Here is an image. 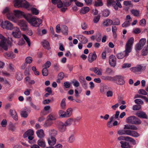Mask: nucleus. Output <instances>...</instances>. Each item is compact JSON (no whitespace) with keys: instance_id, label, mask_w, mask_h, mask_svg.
<instances>
[{"instance_id":"f257e3e1","label":"nucleus","mask_w":148,"mask_h":148,"mask_svg":"<svg viewBox=\"0 0 148 148\" xmlns=\"http://www.w3.org/2000/svg\"><path fill=\"white\" fill-rule=\"evenodd\" d=\"M134 39L133 37L130 38L127 40L125 46V50L123 53H118L117 55V57L119 59H121L125 56H128L129 54L131 52L132 46L134 42Z\"/></svg>"},{"instance_id":"f03ea898","label":"nucleus","mask_w":148,"mask_h":148,"mask_svg":"<svg viewBox=\"0 0 148 148\" xmlns=\"http://www.w3.org/2000/svg\"><path fill=\"white\" fill-rule=\"evenodd\" d=\"M118 133L120 135L126 134L134 137H137L139 136V134L136 132L130 130H120L118 131Z\"/></svg>"},{"instance_id":"7ed1b4c3","label":"nucleus","mask_w":148,"mask_h":148,"mask_svg":"<svg viewBox=\"0 0 148 148\" xmlns=\"http://www.w3.org/2000/svg\"><path fill=\"white\" fill-rule=\"evenodd\" d=\"M14 5L16 7H24L25 8H28L29 5V3L25 0H15Z\"/></svg>"},{"instance_id":"20e7f679","label":"nucleus","mask_w":148,"mask_h":148,"mask_svg":"<svg viewBox=\"0 0 148 148\" xmlns=\"http://www.w3.org/2000/svg\"><path fill=\"white\" fill-rule=\"evenodd\" d=\"M1 26L3 29L9 30L13 29L14 27L13 24L7 20L2 21L1 24Z\"/></svg>"},{"instance_id":"39448f33","label":"nucleus","mask_w":148,"mask_h":148,"mask_svg":"<svg viewBox=\"0 0 148 148\" xmlns=\"http://www.w3.org/2000/svg\"><path fill=\"white\" fill-rule=\"evenodd\" d=\"M123 0H116V3L114 0H107V5L108 6L112 5L116 10H117L118 8H121L122 6L119 1H121Z\"/></svg>"},{"instance_id":"423d86ee","label":"nucleus","mask_w":148,"mask_h":148,"mask_svg":"<svg viewBox=\"0 0 148 148\" xmlns=\"http://www.w3.org/2000/svg\"><path fill=\"white\" fill-rule=\"evenodd\" d=\"M126 121L128 123L136 125L140 124L141 123L140 119L134 116H130L127 118L126 119Z\"/></svg>"},{"instance_id":"0eeeda50","label":"nucleus","mask_w":148,"mask_h":148,"mask_svg":"<svg viewBox=\"0 0 148 148\" xmlns=\"http://www.w3.org/2000/svg\"><path fill=\"white\" fill-rule=\"evenodd\" d=\"M19 26L21 29L23 31H25L27 29L28 27L26 22L23 20H18L16 23Z\"/></svg>"},{"instance_id":"6e6552de","label":"nucleus","mask_w":148,"mask_h":148,"mask_svg":"<svg viewBox=\"0 0 148 148\" xmlns=\"http://www.w3.org/2000/svg\"><path fill=\"white\" fill-rule=\"evenodd\" d=\"M6 42L5 38L2 35L0 34V45L2 48L6 51L8 49V46Z\"/></svg>"},{"instance_id":"1a4fd4ad","label":"nucleus","mask_w":148,"mask_h":148,"mask_svg":"<svg viewBox=\"0 0 148 148\" xmlns=\"http://www.w3.org/2000/svg\"><path fill=\"white\" fill-rule=\"evenodd\" d=\"M14 31L12 32V34L13 36L17 38H18L21 37V32L19 28L17 27H14Z\"/></svg>"},{"instance_id":"9d476101","label":"nucleus","mask_w":148,"mask_h":148,"mask_svg":"<svg viewBox=\"0 0 148 148\" xmlns=\"http://www.w3.org/2000/svg\"><path fill=\"white\" fill-rule=\"evenodd\" d=\"M146 42V40L145 38H142L139 41V42L135 46V49L136 51H139L143 48Z\"/></svg>"},{"instance_id":"9b49d317","label":"nucleus","mask_w":148,"mask_h":148,"mask_svg":"<svg viewBox=\"0 0 148 148\" xmlns=\"http://www.w3.org/2000/svg\"><path fill=\"white\" fill-rule=\"evenodd\" d=\"M132 21V19L130 15L126 16L125 22L122 25V26L123 28H126L129 26L130 23Z\"/></svg>"},{"instance_id":"f8f14e48","label":"nucleus","mask_w":148,"mask_h":148,"mask_svg":"<svg viewBox=\"0 0 148 148\" xmlns=\"http://www.w3.org/2000/svg\"><path fill=\"white\" fill-rule=\"evenodd\" d=\"M7 18L14 23H17L18 22V19L15 16L14 13L11 11L8 13L6 16Z\"/></svg>"},{"instance_id":"ddd939ff","label":"nucleus","mask_w":148,"mask_h":148,"mask_svg":"<svg viewBox=\"0 0 148 148\" xmlns=\"http://www.w3.org/2000/svg\"><path fill=\"white\" fill-rule=\"evenodd\" d=\"M113 79H114V80L113 81H116L117 84L119 85H122L125 83L123 77L121 76H116L114 77Z\"/></svg>"},{"instance_id":"4468645a","label":"nucleus","mask_w":148,"mask_h":148,"mask_svg":"<svg viewBox=\"0 0 148 148\" xmlns=\"http://www.w3.org/2000/svg\"><path fill=\"white\" fill-rule=\"evenodd\" d=\"M110 65L112 67H114L116 64V57L113 55L110 56L109 59Z\"/></svg>"},{"instance_id":"2eb2a0df","label":"nucleus","mask_w":148,"mask_h":148,"mask_svg":"<svg viewBox=\"0 0 148 148\" xmlns=\"http://www.w3.org/2000/svg\"><path fill=\"white\" fill-rule=\"evenodd\" d=\"M97 56L95 52L90 53L88 57V60L90 63H92L93 61L96 60Z\"/></svg>"},{"instance_id":"dca6fc26","label":"nucleus","mask_w":148,"mask_h":148,"mask_svg":"<svg viewBox=\"0 0 148 148\" xmlns=\"http://www.w3.org/2000/svg\"><path fill=\"white\" fill-rule=\"evenodd\" d=\"M79 80L82 86L85 89L87 88V84L84 77L81 76L79 77Z\"/></svg>"},{"instance_id":"f3484780","label":"nucleus","mask_w":148,"mask_h":148,"mask_svg":"<svg viewBox=\"0 0 148 148\" xmlns=\"http://www.w3.org/2000/svg\"><path fill=\"white\" fill-rule=\"evenodd\" d=\"M77 38L83 44H86L88 42V40L84 36L81 35L77 36Z\"/></svg>"},{"instance_id":"a211bd4d","label":"nucleus","mask_w":148,"mask_h":148,"mask_svg":"<svg viewBox=\"0 0 148 148\" xmlns=\"http://www.w3.org/2000/svg\"><path fill=\"white\" fill-rule=\"evenodd\" d=\"M10 114L12 116L14 119L15 121L18 120V116L15 110L14 109H10Z\"/></svg>"},{"instance_id":"6ab92c4d","label":"nucleus","mask_w":148,"mask_h":148,"mask_svg":"<svg viewBox=\"0 0 148 148\" xmlns=\"http://www.w3.org/2000/svg\"><path fill=\"white\" fill-rule=\"evenodd\" d=\"M36 18V17H29L28 16H26L25 17V18L27 21L30 25L33 26H34V24L35 22Z\"/></svg>"},{"instance_id":"aec40b11","label":"nucleus","mask_w":148,"mask_h":148,"mask_svg":"<svg viewBox=\"0 0 148 148\" xmlns=\"http://www.w3.org/2000/svg\"><path fill=\"white\" fill-rule=\"evenodd\" d=\"M13 13H14L15 16L16 18H19L20 17L24 15V13L23 12L18 10H14L13 11Z\"/></svg>"},{"instance_id":"412c9836","label":"nucleus","mask_w":148,"mask_h":148,"mask_svg":"<svg viewBox=\"0 0 148 148\" xmlns=\"http://www.w3.org/2000/svg\"><path fill=\"white\" fill-rule=\"evenodd\" d=\"M56 139L54 137L50 136L48 139L49 145L51 146L54 145L56 143Z\"/></svg>"},{"instance_id":"4be33fe9","label":"nucleus","mask_w":148,"mask_h":148,"mask_svg":"<svg viewBox=\"0 0 148 148\" xmlns=\"http://www.w3.org/2000/svg\"><path fill=\"white\" fill-rule=\"evenodd\" d=\"M36 134L38 137L40 138H42L45 136V134L43 130L40 129L38 130L36 132Z\"/></svg>"},{"instance_id":"5701e85b","label":"nucleus","mask_w":148,"mask_h":148,"mask_svg":"<svg viewBox=\"0 0 148 148\" xmlns=\"http://www.w3.org/2000/svg\"><path fill=\"white\" fill-rule=\"evenodd\" d=\"M124 129L132 130H137L138 129L136 126L134 125L127 124L124 125Z\"/></svg>"},{"instance_id":"b1692460","label":"nucleus","mask_w":148,"mask_h":148,"mask_svg":"<svg viewBox=\"0 0 148 148\" xmlns=\"http://www.w3.org/2000/svg\"><path fill=\"white\" fill-rule=\"evenodd\" d=\"M121 144V147L122 148H130L131 145L130 143L127 142L121 141L120 142Z\"/></svg>"},{"instance_id":"393cba45","label":"nucleus","mask_w":148,"mask_h":148,"mask_svg":"<svg viewBox=\"0 0 148 148\" xmlns=\"http://www.w3.org/2000/svg\"><path fill=\"white\" fill-rule=\"evenodd\" d=\"M37 144L39 146L45 148L46 146L45 142L42 138H40L37 141Z\"/></svg>"},{"instance_id":"a878e982","label":"nucleus","mask_w":148,"mask_h":148,"mask_svg":"<svg viewBox=\"0 0 148 148\" xmlns=\"http://www.w3.org/2000/svg\"><path fill=\"white\" fill-rule=\"evenodd\" d=\"M34 134V132L33 130H29L26 131L23 135V137L26 138L29 136H33Z\"/></svg>"},{"instance_id":"bb28decb","label":"nucleus","mask_w":148,"mask_h":148,"mask_svg":"<svg viewBox=\"0 0 148 148\" xmlns=\"http://www.w3.org/2000/svg\"><path fill=\"white\" fill-rule=\"evenodd\" d=\"M67 126L65 123H64L62 122H60L59 124V129L61 132L65 131L66 129V127Z\"/></svg>"},{"instance_id":"cd10ccee","label":"nucleus","mask_w":148,"mask_h":148,"mask_svg":"<svg viewBox=\"0 0 148 148\" xmlns=\"http://www.w3.org/2000/svg\"><path fill=\"white\" fill-rule=\"evenodd\" d=\"M4 55L6 58L8 59H12L15 57V56L12 52L6 53L4 54Z\"/></svg>"},{"instance_id":"c85d7f7f","label":"nucleus","mask_w":148,"mask_h":148,"mask_svg":"<svg viewBox=\"0 0 148 148\" xmlns=\"http://www.w3.org/2000/svg\"><path fill=\"white\" fill-rule=\"evenodd\" d=\"M109 89V87L107 86L106 84H104L101 87L100 92L102 93H105Z\"/></svg>"},{"instance_id":"c756f323","label":"nucleus","mask_w":148,"mask_h":148,"mask_svg":"<svg viewBox=\"0 0 148 148\" xmlns=\"http://www.w3.org/2000/svg\"><path fill=\"white\" fill-rule=\"evenodd\" d=\"M43 47L45 49L49 50L50 48L49 42L46 40H44L42 42Z\"/></svg>"},{"instance_id":"7c9ffc66","label":"nucleus","mask_w":148,"mask_h":148,"mask_svg":"<svg viewBox=\"0 0 148 148\" xmlns=\"http://www.w3.org/2000/svg\"><path fill=\"white\" fill-rule=\"evenodd\" d=\"M131 13L134 16L138 17L140 16V11L132 9L131 10Z\"/></svg>"},{"instance_id":"2f4dec72","label":"nucleus","mask_w":148,"mask_h":148,"mask_svg":"<svg viewBox=\"0 0 148 148\" xmlns=\"http://www.w3.org/2000/svg\"><path fill=\"white\" fill-rule=\"evenodd\" d=\"M103 24L104 25L107 26L113 24V22L111 20L107 19L103 22Z\"/></svg>"},{"instance_id":"473e14b6","label":"nucleus","mask_w":148,"mask_h":148,"mask_svg":"<svg viewBox=\"0 0 148 148\" xmlns=\"http://www.w3.org/2000/svg\"><path fill=\"white\" fill-rule=\"evenodd\" d=\"M136 115L139 117L147 119V116L146 113L143 112H141L137 113Z\"/></svg>"},{"instance_id":"72a5a7b5","label":"nucleus","mask_w":148,"mask_h":148,"mask_svg":"<svg viewBox=\"0 0 148 148\" xmlns=\"http://www.w3.org/2000/svg\"><path fill=\"white\" fill-rule=\"evenodd\" d=\"M42 21L41 19H40L37 18H36L35 22L34 24V27H38L42 23Z\"/></svg>"},{"instance_id":"f704fd0d","label":"nucleus","mask_w":148,"mask_h":148,"mask_svg":"<svg viewBox=\"0 0 148 148\" xmlns=\"http://www.w3.org/2000/svg\"><path fill=\"white\" fill-rule=\"evenodd\" d=\"M72 112L73 109L71 108H70L67 109L65 112L66 118L71 116L72 114Z\"/></svg>"},{"instance_id":"c9c22d12","label":"nucleus","mask_w":148,"mask_h":148,"mask_svg":"<svg viewBox=\"0 0 148 148\" xmlns=\"http://www.w3.org/2000/svg\"><path fill=\"white\" fill-rule=\"evenodd\" d=\"M102 69H99L98 67H96L94 68L93 71L97 75H101L102 74Z\"/></svg>"},{"instance_id":"e433bc0d","label":"nucleus","mask_w":148,"mask_h":148,"mask_svg":"<svg viewBox=\"0 0 148 148\" xmlns=\"http://www.w3.org/2000/svg\"><path fill=\"white\" fill-rule=\"evenodd\" d=\"M101 78L102 79L106 81H113L114 80V77L109 76H102Z\"/></svg>"},{"instance_id":"4c0bfd02","label":"nucleus","mask_w":148,"mask_h":148,"mask_svg":"<svg viewBox=\"0 0 148 148\" xmlns=\"http://www.w3.org/2000/svg\"><path fill=\"white\" fill-rule=\"evenodd\" d=\"M89 10V8L88 7H83L80 10V13L82 14H84L88 12Z\"/></svg>"},{"instance_id":"58836bf2","label":"nucleus","mask_w":148,"mask_h":148,"mask_svg":"<svg viewBox=\"0 0 148 148\" xmlns=\"http://www.w3.org/2000/svg\"><path fill=\"white\" fill-rule=\"evenodd\" d=\"M49 134L50 136L54 137L57 135V132L54 129H52L49 130Z\"/></svg>"},{"instance_id":"ea45409f","label":"nucleus","mask_w":148,"mask_h":148,"mask_svg":"<svg viewBox=\"0 0 148 148\" xmlns=\"http://www.w3.org/2000/svg\"><path fill=\"white\" fill-rule=\"evenodd\" d=\"M59 116L62 118H66L65 112L62 110H60L58 112Z\"/></svg>"},{"instance_id":"a19ab883","label":"nucleus","mask_w":148,"mask_h":148,"mask_svg":"<svg viewBox=\"0 0 148 148\" xmlns=\"http://www.w3.org/2000/svg\"><path fill=\"white\" fill-rule=\"evenodd\" d=\"M22 36L27 44L29 47H30L31 46V42L30 39L28 38L25 35L23 34Z\"/></svg>"},{"instance_id":"79ce46f5","label":"nucleus","mask_w":148,"mask_h":148,"mask_svg":"<svg viewBox=\"0 0 148 148\" xmlns=\"http://www.w3.org/2000/svg\"><path fill=\"white\" fill-rule=\"evenodd\" d=\"M56 119V116L53 114H49L47 117V119L48 121L54 120Z\"/></svg>"},{"instance_id":"37998d69","label":"nucleus","mask_w":148,"mask_h":148,"mask_svg":"<svg viewBox=\"0 0 148 148\" xmlns=\"http://www.w3.org/2000/svg\"><path fill=\"white\" fill-rule=\"evenodd\" d=\"M66 99H63L60 103V107L61 108L63 109H65L66 108V103L65 102Z\"/></svg>"},{"instance_id":"c03bdc74","label":"nucleus","mask_w":148,"mask_h":148,"mask_svg":"<svg viewBox=\"0 0 148 148\" xmlns=\"http://www.w3.org/2000/svg\"><path fill=\"white\" fill-rule=\"evenodd\" d=\"M75 138L73 134L71 135L68 139V142L69 143H73L75 141Z\"/></svg>"},{"instance_id":"a18cd8bd","label":"nucleus","mask_w":148,"mask_h":148,"mask_svg":"<svg viewBox=\"0 0 148 148\" xmlns=\"http://www.w3.org/2000/svg\"><path fill=\"white\" fill-rule=\"evenodd\" d=\"M146 68L145 66H143L141 65L138 66L135 68V70L137 71H140L142 70H144Z\"/></svg>"},{"instance_id":"49530a36","label":"nucleus","mask_w":148,"mask_h":148,"mask_svg":"<svg viewBox=\"0 0 148 148\" xmlns=\"http://www.w3.org/2000/svg\"><path fill=\"white\" fill-rule=\"evenodd\" d=\"M73 122V119L72 118H69L65 122V123L67 126H68L71 125Z\"/></svg>"},{"instance_id":"de8ad7c7","label":"nucleus","mask_w":148,"mask_h":148,"mask_svg":"<svg viewBox=\"0 0 148 148\" xmlns=\"http://www.w3.org/2000/svg\"><path fill=\"white\" fill-rule=\"evenodd\" d=\"M30 105L33 109L35 110H40V107L34 104L32 102L30 103Z\"/></svg>"},{"instance_id":"09e8293b","label":"nucleus","mask_w":148,"mask_h":148,"mask_svg":"<svg viewBox=\"0 0 148 148\" xmlns=\"http://www.w3.org/2000/svg\"><path fill=\"white\" fill-rule=\"evenodd\" d=\"M16 129V127L14 125L12 124H10L8 127V129L12 132L15 131Z\"/></svg>"},{"instance_id":"8fccbe9b","label":"nucleus","mask_w":148,"mask_h":148,"mask_svg":"<svg viewBox=\"0 0 148 148\" xmlns=\"http://www.w3.org/2000/svg\"><path fill=\"white\" fill-rule=\"evenodd\" d=\"M110 13V11L108 10H105L102 11V14L104 17H107L109 15Z\"/></svg>"},{"instance_id":"3c124183","label":"nucleus","mask_w":148,"mask_h":148,"mask_svg":"<svg viewBox=\"0 0 148 148\" xmlns=\"http://www.w3.org/2000/svg\"><path fill=\"white\" fill-rule=\"evenodd\" d=\"M68 28L66 26H63L62 28V30L63 34L67 35L68 34Z\"/></svg>"},{"instance_id":"603ef678","label":"nucleus","mask_w":148,"mask_h":148,"mask_svg":"<svg viewBox=\"0 0 148 148\" xmlns=\"http://www.w3.org/2000/svg\"><path fill=\"white\" fill-rule=\"evenodd\" d=\"M16 78L17 79L18 81H21L23 78V75L22 73L20 72L17 73L16 74Z\"/></svg>"},{"instance_id":"864d4df0","label":"nucleus","mask_w":148,"mask_h":148,"mask_svg":"<svg viewBox=\"0 0 148 148\" xmlns=\"http://www.w3.org/2000/svg\"><path fill=\"white\" fill-rule=\"evenodd\" d=\"M32 13L34 15H38L39 13V11L36 9L34 8H32L31 9Z\"/></svg>"},{"instance_id":"5fc2aeb1","label":"nucleus","mask_w":148,"mask_h":148,"mask_svg":"<svg viewBox=\"0 0 148 148\" xmlns=\"http://www.w3.org/2000/svg\"><path fill=\"white\" fill-rule=\"evenodd\" d=\"M11 11L10 8L8 7L5 8L3 10L2 13L3 14H6L7 15L8 13H9Z\"/></svg>"},{"instance_id":"6e6d98bb","label":"nucleus","mask_w":148,"mask_h":148,"mask_svg":"<svg viewBox=\"0 0 148 148\" xmlns=\"http://www.w3.org/2000/svg\"><path fill=\"white\" fill-rule=\"evenodd\" d=\"M148 53V46L147 45L146 47H145L142 51V55L145 56Z\"/></svg>"},{"instance_id":"4d7b16f0","label":"nucleus","mask_w":148,"mask_h":148,"mask_svg":"<svg viewBox=\"0 0 148 148\" xmlns=\"http://www.w3.org/2000/svg\"><path fill=\"white\" fill-rule=\"evenodd\" d=\"M51 63L49 61H47L44 65L43 66L44 68L47 69L49 68L51 65Z\"/></svg>"},{"instance_id":"13d9d810","label":"nucleus","mask_w":148,"mask_h":148,"mask_svg":"<svg viewBox=\"0 0 148 148\" xmlns=\"http://www.w3.org/2000/svg\"><path fill=\"white\" fill-rule=\"evenodd\" d=\"M47 69L44 68L42 71V73L43 76H47L48 74Z\"/></svg>"},{"instance_id":"bf43d9fd","label":"nucleus","mask_w":148,"mask_h":148,"mask_svg":"<svg viewBox=\"0 0 148 148\" xmlns=\"http://www.w3.org/2000/svg\"><path fill=\"white\" fill-rule=\"evenodd\" d=\"M100 18V16L99 15L95 16L93 20L94 23H97L99 21Z\"/></svg>"},{"instance_id":"052dcab7","label":"nucleus","mask_w":148,"mask_h":148,"mask_svg":"<svg viewBox=\"0 0 148 148\" xmlns=\"http://www.w3.org/2000/svg\"><path fill=\"white\" fill-rule=\"evenodd\" d=\"M25 61L27 64H30L32 61V58L31 57H27L26 58Z\"/></svg>"},{"instance_id":"680f3d73","label":"nucleus","mask_w":148,"mask_h":148,"mask_svg":"<svg viewBox=\"0 0 148 148\" xmlns=\"http://www.w3.org/2000/svg\"><path fill=\"white\" fill-rule=\"evenodd\" d=\"M105 72L108 75H110L113 73L112 70L110 68H107L106 69Z\"/></svg>"},{"instance_id":"e2e57ef3","label":"nucleus","mask_w":148,"mask_h":148,"mask_svg":"<svg viewBox=\"0 0 148 148\" xmlns=\"http://www.w3.org/2000/svg\"><path fill=\"white\" fill-rule=\"evenodd\" d=\"M73 85L75 87H78L79 86V82L75 80H73L72 82Z\"/></svg>"},{"instance_id":"0e129e2a","label":"nucleus","mask_w":148,"mask_h":148,"mask_svg":"<svg viewBox=\"0 0 148 148\" xmlns=\"http://www.w3.org/2000/svg\"><path fill=\"white\" fill-rule=\"evenodd\" d=\"M21 114L22 117L24 118L27 117L28 116L26 111L24 110H22L21 112Z\"/></svg>"},{"instance_id":"69168bd1","label":"nucleus","mask_w":148,"mask_h":148,"mask_svg":"<svg viewBox=\"0 0 148 148\" xmlns=\"http://www.w3.org/2000/svg\"><path fill=\"white\" fill-rule=\"evenodd\" d=\"M146 24V21L145 19H142L139 22V24L142 26H144Z\"/></svg>"},{"instance_id":"338daca9","label":"nucleus","mask_w":148,"mask_h":148,"mask_svg":"<svg viewBox=\"0 0 148 148\" xmlns=\"http://www.w3.org/2000/svg\"><path fill=\"white\" fill-rule=\"evenodd\" d=\"M103 5V3L101 1H98V2H96L95 3L94 5L96 6H101L102 5Z\"/></svg>"},{"instance_id":"774afa93","label":"nucleus","mask_w":148,"mask_h":148,"mask_svg":"<svg viewBox=\"0 0 148 148\" xmlns=\"http://www.w3.org/2000/svg\"><path fill=\"white\" fill-rule=\"evenodd\" d=\"M138 93L141 94H142L144 95H146L147 94V92L143 89H140L138 91Z\"/></svg>"}]
</instances>
